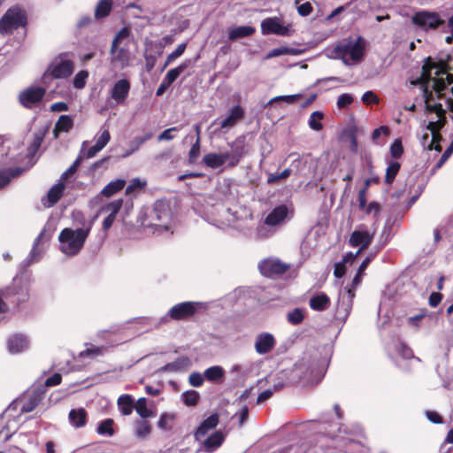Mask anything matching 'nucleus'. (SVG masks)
Instances as JSON below:
<instances>
[{"instance_id": "obj_1", "label": "nucleus", "mask_w": 453, "mask_h": 453, "mask_svg": "<svg viewBox=\"0 0 453 453\" xmlns=\"http://www.w3.org/2000/svg\"><path fill=\"white\" fill-rule=\"evenodd\" d=\"M430 81H433V88L437 94V96L439 98H442L446 96L445 91L448 89V86L451 85L453 82V76L445 71L442 65H439L431 63L428 59V61L423 65L420 78L414 82L415 84H422L424 87L426 108L428 111L435 112L438 117L436 121H430L426 127V129L431 132V140H429V134H425L422 136L421 143L429 150H435L436 151H441V147L440 145V142L441 140V136L439 131L445 122V111L441 104H429L432 93L428 91L427 84Z\"/></svg>"}, {"instance_id": "obj_2", "label": "nucleus", "mask_w": 453, "mask_h": 453, "mask_svg": "<svg viewBox=\"0 0 453 453\" xmlns=\"http://www.w3.org/2000/svg\"><path fill=\"white\" fill-rule=\"evenodd\" d=\"M365 50V42L360 36L353 39L344 38L332 49L326 50L327 58L341 59L346 65H353L363 60Z\"/></svg>"}, {"instance_id": "obj_3", "label": "nucleus", "mask_w": 453, "mask_h": 453, "mask_svg": "<svg viewBox=\"0 0 453 453\" xmlns=\"http://www.w3.org/2000/svg\"><path fill=\"white\" fill-rule=\"evenodd\" d=\"M91 226L81 228H64L58 234L59 250L67 257L78 255L90 233Z\"/></svg>"}, {"instance_id": "obj_4", "label": "nucleus", "mask_w": 453, "mask_h": 453, "mask_svg": "<svg viewBox=\"0 0 453 453\" xmlns=\"http://www.w3.org/2000/svg\"><path fill=\"white\" fill-rule=\"evenodd\" d=\"M293 210L287 204L274 207L259 224L256 229V236L258 239L271 237L286 220L292 217Z\"/></svg>"}, {"instance_id": "obj_5", "label": "nucleus", "mask_w": 453, "mask_h": 453, "mask_svg": "<svg viewBox=\"0 0 453 453\" xmlns=\"http://www.w3.org/2000/svg\"><path fill=\"white\" fill-rule=\"evenodd\" d=\"M28 297L27 284L21 279H13L9 285L0 288V313H5L11 306H18Z\"/></svg>"}, {"instance_id": "obj_6", "label": "nucleus", "mask_w": 453, "mask_h": 453, "mask_svg": "<svg viewBox=\"0 0 453 453\" xmlns=\"http://www.w3.org/2000/svg\"><path fill=\"white\" fill-rule=\"evenodd\" d=\"M127 28H122L111 42L110 54L111 64L119 70H123L130 65L131 53L127 48L121 46L122 41L128 36Z\"/></svg>"}, {"instance_id": "obj_7", "label": "nucleus", "mask_w": 453, "mask_h": 453, "mask_svg": "<svg viewBox=\"0 0 453 453\" xmlns=\"http://www.w3.org/2000/svg\"><path fill=\"white\" fill-rule=\"evenodd\" d=\"M150 225L156 229L168 231L172 228L173 213L166 201L158 200L154 203L150 215Z\"/></svg>"}, {"instance_id": "obj_8", "label": "nucleus", "mask_w": 453, "mask_h": 453, "mask_svg": "<svg viewBox=\"0 0 453 453\" xmlns=\"http://www.w3.org/2000/svg\"><path fill=\"white\" fill-rule=\"evenodd\" d=\"M219 212H220V218L214 219L212 224L219 228L227 226L239 228L242 221L252 219V213L246 208H241L239 211L234 212L229 209L221 208Z\"/></svg>"}, {"instance_id": "obj_9", "label": "nucleus", "mask_w": 453, "mask_h": 453, "mask_svg": "<svg viewBox=\"0 0 453 453\" xmlns=\"http://www.w3.org/2000/svg\"><path fill=\"white\" fill-rule=\"evenodd\" d=\"M411 23L418 29L428 33L444 25L445 20L436 12L422 10L412 15Z\"/></svg>"}, {"instance_id": "obj_10", "label": "nucleus", "mask_w": 453, "mask_h": 453, "mask_svg": "<svg viewBox=\"0 0 453 453\" xmlns=\"http://www.w3.org/2000/svg\"><path fill=\"white\" fill-rule=\"evenodd\" d=\"M26 25V15L19 7L10 8L0 19V34L10 35Z\"/></svg>"}, {"instance_id": "obj_11", "label": "nucleus", "mask_w": 453, "mask_h": 453, "mask_svg": "<svg viewBox=\"0 0 453 453\" xmlns=\"http://www.w3.org/2000/svg\"><path fill=\"white\" fill-rule=\"evenodd\" d=\"M204 308L205 304L201 302H183L173 305L167 315L174 320H180L193 316L198 310Z\"/></svg>"}, {"instance_id": "obj_12", "label": "nucleus", "mask_w": 453, "mask_h": 453, "mask_svg": "<svg viewBox=\"0 0 453 453\" xmlns=\"http://www.w3.org/2000/svg\"><path fill=\"white\" fill-rule=\"evenodd\" d=\"M73 70V61L67 58L65 55H60L51 62L47 69V72L53 78L62 79L70 76Z\"/></svg>"}, {"instance_id": "obj_13", "label": "nucleus", "mask_w": 453, "mask_h": 453, "mask_svg": "<svg viewBox=\"0 0 453 453\" xmlns=\"http://www.w3.org/2000/svg\"><path fill=\"white\" fill-rule=\"evenodd\" d=\"M375 235V230H369L365 225H360L351 234L349 243L352 247H358L359 250L354 255L355 257L359 255L360 252L366 249L373 240Z\"/></svg>"}, {"instance_id": "obj_14", "label": "nucleus", "mask_w": 453, "mask_h": 453, "mask_svg": "<svg viewBox=\"0 0 453 453\" xmlns=\"http://www.w3.org/2000/svg\"><path fill=\"white\" fill-rule=\"evenodd\" d=\"M291 27L282 25L277 17L267 18L261 22V32L263 35H277L288 36L290 35Z\"/></svg>"}, {"instance_id": "obj_15", "label": "nucleus", "mask_w": 453, "mask_h": 453, "mask_svg": "<svg viewBox=\"0 0 453 453\" xmlns=\"http://www.w3.org/2000/svg\"><path fill=\"white\" fill-rule=\"evenodd\" d=\"M288 267V265L282 263L278 258H266L258 264L260 273L266 277L283 273Z\"/></svg>"}, {"instance_id": "obj_16", "label": "nucleus", "mask_w": 453, "mask_h": 453, "mask_svg": "<svg viewBox=\"0 0 453 453\" xmlns=\"http://www.w3.org/2000/svg\"><path fill=\"white\" fill-rule=\"evenodd\" d=\"M45 94V89L41 87H30L23 90L19 99L22 105L27 108H31L35 104L42 100Z\"/></svg>"}, {"instance_id": "obj_17", "label": "nucleus", "mask_w": 453, "mask_h": 453, "mask_svg": "<svg viewBox=\"0 0 453 453\" xmlns=\"http://www.w3.org/2000/svg\"><path fill=\"white\" fill-rule=\"evenodd\" d=\"M131 84L127 79L116 81L110 90V96L117 104H122L128 96Z\"/></svg>"}, {"instance_id": "obj_18", "label": "nucleus", "mask_w": 453, "mask_h": 453, "mask_svg": "<svg viewBox=\"0 0 453 453\" xmlns=\"http://www.w3.org/2000/svg\"><path fill=\"white\" fill-rule=\"evenodd\" d=\"M244 117V110L240 105L232 107L226 113L224 119L219 121L214 120L213 124L219 123L221 129H230L234 127L238 121L242 119Z\"/></svg>"}, {"instance_id": "obj_19", "label": "nucleus", "mask_w": 453, "mask_h": 453, "mask_svg": "<svg viewBox=\"0 0 453 453\" xmlns=\"http://www.w3.org/2000/svg\"><path fill=\"white\" fill-rule=\"evenodd\" d=\"M275 343V338L272 334L261 333L256 337L254 348L257 354L265 355L274 348Z\"/></svg>"}, {"instance_id": "obj_20", "label": "nucleus", "mask_w": 453, "mask_h": 453, "mask_svg": "<svg viewBox=\"0 0 453 453\" xmlns=\"http://www.w3.org/2000/svg\"><path fill=\"white\" fill-rule=\"evenodd\" d=\"M225 439V435L221 431H216L209 436H205L203 438L201 442V448L199 451H203L206 453H211L219 449L223 443Z\"/></svg>"}, {"instance_id": "obj_21", "label": "nucleus", "mask_w": 453, "mask_h": 453, "mask_svg": "<svg viewBox=\"0 0 453 453\" xmlns=\"http://www.w3.org/2000/svg\"><path fill=\"white\" fill-rule=\"evenodd\" d=\"M29 347V341L27 336L21 334H16L10 336L7 340V349L11 354H19L27 350Z\"/></svg>"}, {"instance_id": "obj_22", "label": "nucleus", "mask_w": 453, "mask_h": 453, "mask_svg": "<svg viewBox=\"0 0 453 453\" xmlns=\"http://www.w3.org/2000/svg\"><path fill=\"white\" fill-rule=\"evenodd\" d=\"M219 424V415L217 413L211 415L204 419L198 426L195 433L196 441H202L203 438L207 436L208 433L214 429Z\"/></svg>"}, {"instance_id": "obj_23", "label": "nucleus", "mask_w": 453, "mask_h": 453, "mask_svg": "<svg viewBox=\"0 0 453 453\" xmlns=\"http://www.w3.org/2000/svg\"><path fill=\"white\" fill-rule=\"evenodd\" d=\"M191 366V361L187 357H181L175 359L173 362L168 363L165 365L160 367L158 372H183L189 369Z\"/></svg>"}, {"instance_id": "obj_24", "label": "nucleus", "mask_w": 453, "mask_h": 453, "mask_svg": "<svg viewBox=\"0 0 453 453\" xmlns=\"http://www.w3.org/2000/svg\"><path fill=\"white\" fill-rule=\"evenodd\" d=\"M355 296V293L350 288H345L340 293V299L338 302V310L341 309L344 311V316L347 317L352 307V300Z\"/></svg>"}, {"instance_id": "obj_25", "label": "nucleus", "mask_w": 453, "mask_h": 453, "mask_svg": "<svg viewBox=\"0 0 453 453\" xmlns=\"http://www.w3.org/2000/svg\"><path fill=\"white\" fill-rule=\"evenodd\" d=\"M73 120L69 115H61L55 124L53 134L55 138L58 137L59 133H66L72 129Z\"/></svg>"}, {"instance_id": "obj_26", "label": "nucleus", "mask_w": 453, "mask_h": 453, "mask_svg": "<svg viewBox=\"0 0 453 453\" xmlns=\"http://www.w3.org/2000/svg\"><path fill=\"white\" fill-rule=\"evenodd\" d=\"M219 155L222 157V162L224 164L227 163L228 166L234 167L238 165L240 159L243 157L244 152L242 149L235 148L231 153H219Z\"/></svg>"}, {"instance_id": "obj_27", "label": "nucleus", "mask_w": 453, "mask_h": 453, "mask_svg": "<svg viewBox=\"0 0 453 453\" xmlns=\"http://www.w3.org/2000/svg\"><path fill=\"white\" fill-rule=\"evenodd\" d=\"M329 303L330 299L324 293L312 296L309 301L310 307L314 311H325L329 306Z\"/></svg>"}, {"instance_id": "obj_28", "label": "nucleus", "mask_w": 453, "mask_h": 453, "mask_svg": "<svg viewBox=\"0 0 453 453\" xmlns=\"http://www.w3.org/2000/svg\"><path fill=\"white\" fill-rule=\"evenodd\" d=\"M69 420L73 426L82 427L86 424L87 413L84 409H74L69 412Z\"/></svg>"}, {"instance_id": "obj_29", "label": "nucleus", "mask_w": 453, "mask_h": 453, "mask_svg": "<svg viewBox=\"0 0 453 453\" xmlns=\"http://www.w3.org/2000/svg\"><path fill=\"white\" fill-rule=\"evenodd\" d=\"M126 180L123 179H117L108 183L101 191V195L105 197H111L121 189L124 188Z\"/></svg>"}, {"instance_id": "obj_30", "label": "nucleus", "mask_w": 453, "mask_h": 453, "mask_svg": "<svg viewBox=\"0 0 453 453\" xmlns=\"http://www.w3.org/2000/svg\"><path fill=\"white\" fill-rule=\"evenodd\" d=\"M65 189V185L62 182H58L55 184L47 194V202L44 203V205L50 207L54 205L63 195Z\"/></svg>"}, {"instance_id": "obj_31", "label": "nucleus", "mask_w": 453, "mask_h": 453, "mask_svg": "<svg viewBox=\"0 0 453 453\" xmlns=\"http://www.w3.org/2000/svg\"><path fill=\"white\" fill-rule=\"evenodd\" d=\"M255 33V28L250 26H240L231 27L228 31L229 39L235 40L237 38H243L252 35Z\"/></svg>"}, {"instance_id": "obj_32", "label": "nucleus", "mask_w": 453, "mask_h": 453, "mask_svg": "<svg viewBox=\"0 0 453 453\" xmlns=\"http://www.w3.org/2000/svg\"><path fill=\"white\" fill-rule=\"evenodd\" d=\"M204 378L208 381L217 382L224 378L225 371L219 365H213L204 371Z\"/></svg>"}, {"instance_id": "obj_33", "label": "nucleus", "mask_w": 453, "mask_h": 453, "mask_svg": "<svg viewBox=\"0 0 453 453\" xmlns=\"http://www.w3.org/2000/svg\"><path fill=\"white\" fill-rule=\"evenodd\" d=\"M118 406L123 415H130L133 411L134 402L130 395H121L118 399Z\"/></svg>"}, {"instance_id": "obj_34", "label": "nucleus", "mask_w": 453, "mask_h": 453, "mask_svg": "<svg viewBox=\"0 0 453 453\" xmlns=\"http://www.w3.org/2000/svg\"><path fill=\"white\" fill-rule=\"evenodd\" d=\"M21 173H22V170L20 168L1 170L0 171V188L8 185L9 182L11 181L12 178L20 175Z\"/></svg>"}, {"instance_id": "obj_35", "label": "nucleus", "mask_w": 453, "mask_h": 453, "mask_svg": "<svg viewBox=\"0 0 453 453\" xmlns=\"http://www.w3.org/2000/svg\"><path fill=\"white\" fill-rule=\"evenodd\" d=\"M203 161L206 166L211 169H217L224 165L219 153H208L203 157Z\"/></svg>"}, {"instance_id": "obj_36", "label": "nucleus", "mask_w": 453, "mask_h": 453, "mask_svg": "<svg viewBox=\"0 0 453 453\" xmlns=\"http://www.w3.org/2000/svg\"><path fill=\"white\" fill-rule=\"evenodd\" d=\"M112 3L111 0H100L95 10V17L102 19L106 17L111 10Z\"/></svg>"}, {"instance_id": "obj_37", "label": "nucleus", "mask_w": 453, "mask_h": 453, "mask_svg": "<svg viewBox=\"0 0 453 453\" xmlns=\"http://www.w3.org/2000/svg\"><path fill=\"white\" fill-rule=\"evenodd\" d=\"M188 66V61L185 62L179 66L170 69L165 78V81H166L167 85L172 84L181 73L185 71V69Z\"/></svg>"}, {"instance_id": "obj_38", "label": "nucleus", "mask_w": 453, "mask_h": 453, "mask_svg": "<svg viewBox=\"0 0 453 453\" xmlns=\"http://www.w3.org/2000/svg\"><path fill=\"white\" fill-rule=\"evenodd\" d=\"M324 114L321 111H313L309 118V127L311 129L319 131L323 128L322 119Z\"/></svg>"}, {"instance_id": "obj_39", "label": "nucleus", "mask_w": 453, "mask_h": 453, "mask_svg": "<svg viewBox=\"0 0 453 453\" xmlns=\"http://www.w3.org/2000/svg\"><path fill=\"white\" fill-rule=\"evenodd\" d=\"M151 428L148 421L139 420L135 423V435L144 439L150 434Z\"/></svg>"}, {"instance_id": "obj_40", "label": "nucleus", "mask_w": 453, "mask_h": 453, "mask_svg": "<svg viewBox=\"0 0 453 453\" xmlns=\"http://www.w3.org/2000/svg\"><path fill=\"white\" fill-rule=\"evenodd\" d=\"M147 184L145 180L140 178H134L126 188L127 195H133L142 190Z\"/></svg>"}, {"instance_id": "obj_41", "label": "nucleus", "mask_w": 453, "mask_h": 453, "mask_svg": "<svg viewBox=\"0 0 453 453\" xmlns=\"http://www.w3.org/2000/svg\"><path fill=\"white\" fill-rule=\"evenodd\" d=\"M112 426L113 420L107 418L99 423L96 431L100 435L112 436L114 434Z\"/></svg>"}, {"instance_id": "obj_42", "label": "nucleus", "mask_w": 453, "mask_h": 453, "mask_svg": "<svg viewBox=\"0 0 453 453\" xmlns=\"http://www.w3.org/2000/svg\"><path fill=\"white\" fill-rule=\"evenodd\" d=\"M175 415L172 413H164L160 416L157 426L160 429L169 431L172 429Z\"/></svg>"}, {"instance_id": "obj_43", "label": "nucleus", "mask_w": 453, "mask_h": 453, "mask_svg": "<svg viewBox=\"0 0 453 453\" xmlns=\"http://www.w3.org/2000/svg\"><path fill=\"white\" fill-rule=\"evenodd\" d=\"M400 170V164L398 162H391L389 163L387 171H386V176H385V181L388 184H391L396 174L398 173Z\"/></svg>"}, {"instance_id": "obj_44", "label": "nucleus", "mask_w": 453, "mask_h": 453, "mask_svg": "<svg viewBox=\"0 0 453 453\" xmlns=\"http://www.w3.org/2000/svg\"><path fill=\"white\" fill-rule=\"evenodd\" d=\"M135 411L143 418H149L152 415V411L147 408L146 399L143 397L137 400L135 404Z\"/></svg>"}, {"instance_id": "obj_45", "label": "nucleus", "mask_w": 453, "mask_h": 453, "mask_svg": "<svg viewBox=\"0 0 453 453\" xmlns=\"http://www.w3.org/2000/svg\"><path fill=\"white\" fill-rule=\"evenodd\" d=\"M123 205V200L118 199L111 202L104 207L101 209L102 211L109 212V214H111V216H116L119 211H120L121 207Z\"/></svg>"}, {"instance_id": "obj_46", "label": "nucleus", "mask_w": 453, "mask_h": 453, "mask_svg": "<svg viewBox=\"0 0 453 453\" xmlns=\"http://www.w3.org/2000/svg\"><path fill=\"white\" fill-rule=\"evenodd\" d=\"M303 96L302 94H294V95H288V96H277L273 97L269 102L268 104H271L274 102L278 101H283L288 104H293L296 103L301 97Z\"/></svg>"}, {"instance_id": "obj_47", "label": "nucleus", "mask_w": 453, "mask_h": 453, "mask_svg": "<svg viewBox=\"0 0 453 453\" xmlns=\"http://www.w3.org/2000/svg\"><path fill=\"white\" fill-rule=\"evenodd\" d=\"M199 394L196 391L189 390L182 394V400L188 406H194L197 403Z\"/></svg>"}, {"instance_id": "obj_48", "label": "nucleus", "mask_w": 453, "mask_h": 453, "mask_svg": "<svg viewBox=\"0 0 453 453\" xmlns=\"http://www.w3.org/2000/svg\"><path fill=\"white\" fill-rule=\"evenodd\" d=\"M88 77V71L82 70L78 72L73 78V86L78 89H81L86 85V81Z\"/></svg>"}, {"instance_id": "obj_49", "label": "nucleus", "mask_w": 453, "mask_h": 453, "mask_svg": "<svg viewBox=\"0 0 453 453\" xmlns=\"http://www.w3.org/2000/svg\"><path fill=\"white\" fill-rule=\"evenodd\" d=\"M290 173H291V170L288 169V168L283 170L280 173H270L269 176H268L267 182L269 184L278 183L281 180H285L288 177H289Z\"/></svg>"}, {"instance_id": "obj_50", "label": "nucleus", "mask_w": 453, "mask_h": 453, "mask_svg": "<svg viewBox=\"0 0 453 453\" xmlns=\"http://www.w3.org/2000/svg\"><path fill=\"white\" fill-rule=\"evenodd\" d=\"M283 386H284V384H282V383L275 384L273 386V389L269 388V389L263 391L262 393H260L258 395L257 403H262L265 402L272 396V395L273 394L274 391L280 390V388H283Z\"/></svg>"}, {"instance_id": "obj_51", "label": "nucleus", "mask_w": 453, "mask_h": 453, "mask_svg": "<svg viewBox=\"0 0 453 453\" xmlns=\"http://www.w3.org/2000/svg\"><path fill=\"white\" fill-rule=\"evenodd\" d=\"M287 317L289 323L292 325H298L303 321L304 316L303 311L299 308H296L288 312Z\"/></svg>"}, {"instance_id": "obj_52", "label": "nucleus", "mask_w": 453, "mask_h": 453, "mask_svg": "<svg viewBox=\"0 0 453 453\" xmlns=\"http://www.w3.org/2000/svg\"><path fill=\"white\" fill-rule=\"evenodd\" d=\"M104 349L94 345H88L87 349L80 353L81 357H94L103 354Z\"/></svg>"}, {"instance_id": "obj_53", "label": "nucleus", "mask_w": 453, "mask_h": 453, "mask_svg": "<svg viewBox=\"0 0 453 453\" xmlns=\"http://www.w3.org/2000/svg\"><path fill=\"white\" fill-rule=\"evenodd\" d=\"M42 141H43V134L37 133L35 134L34 140L28 148V153L30 156H33L36 153L38 149L41 147Z\"/></svg>"}, {"instance_id": "obj_54", "label": "nucleus", "mask_w": 453, "mask_h": 453, "mask_svg": "<svg viewBox=\"0 0 453 453\" xmlns=\"http://www.w3.org/2000/svg\"><path fill=\"white\" fill-rule=\"evenodd\" d=\"M186 47H187V44L186 43H180L176 49L174 51H173L171 54H169L166 58V61H165V65H168L169 64H171L173 61H174L176 58H178L179 57H180L185 50H186Z\"/></svg>"}, {"instance_id": "obj_55", "label": "nucleus", "mask_w": 453, "mask_h": 453, "mask_svg": "<svg viewBox=\"0 0 453 453\" xmlns=\"http://www.w3.org/2000/svg\"><path fill=\"white\" fill-rule=\"evenodd\" d=\"M204 379V375L203 376L200 372H194L189 374L188 382L191 386L198 388L203 384Z\"/></svg>"}, {"instance_id": "obj_56", "label": "nucleus", "mask_w": 453, "mask_h": 453, "mask_svg": "<svg viewBox=\"0 0 453 453\" xmlns=\"http://www.w3.org/2000/svg\"><path fill=\"white\" fill-rule=\"evenodd\" d=\"M43 234H44V231H42L40 233V234L35 240L33 249L30 252V256L33 257V259L38 260L39 257H41L42 250L38 249V245H39Z\"/></svg>"}, {"instance_id": "obj_57", "label": "nucleus", "mask_w": 453, "mask_h": 453, "mask_svg": "<svg viewBox=\"0 0 453 453\" xmlns=\"http://www.w3.org/2000/svg\"><path fill=\"white\" fill-rule=\"evenodd\" d=\"M151 137H152L151 133H148V134H144L143 136L135 137L130 143V145L133 146V151L137 150L142 143H144L145 142L150 140Z\"/></svg>"}, {"instance_id": "obj_58", "label": "nucleus", "mask_w": 453, "mask_h": 453, "mask_svg": "<svg viewBox=\"0 0 453 453\" xmlns=\"http://www.w3.org/2000/svg\"><path fill=\"white\" fill-rule=\"evenodd\" d=\"M180 130L179 127H173L168 129H165L158 135V141H171L174 138L173 133L178 132Z\"/></svg>"}, {"instance_id": "obj_59", "label": "nucleus", "mask_w": 453, "mask_h": 453, "mask_svg": "<svg viewBox=\"0 0 453 453\" xmlns=\"http://www.w3.org/2000/svg\"><path fill=\"white\" fill-rule=\"evenodd\" d=\"M81 160H82V157L79 156L75 159V161L70 165V167L65 172H64V173L61 176V179H65L68 176L73 174L77 171L78 167L80 166Z\"/></svg>"}, {"instance_id": "obj_60", "label": "nucleus", "mask_w": 453, "mask_h": 453, "mask_svg": "<svg viewBox=\"0 0 453 453\" xmlns=\"http://www.w3.org/2000/svg\"><path fill=\"white\" fill-rule=\"evenodd\" d=\"M111 139V135L108 130H104L100 136L97 138L96 144L99 149L103 150Z\"/></svg>"}, {"instance_id": "obj_61", "label": "nucleus", "mask_w": 453, "mask_h": 453, "mask_svg": "<svg viewBox=\"0 0 453 453\" xmlns=\"http://www.w3.org/2000/svg\"><path fill=\"white\" fill-rule=\"evenodd\" d=\"M403 146L400 140L396 139L390 146V153L394 157H399L403 154Z\"/></svg>"}, {"instance_id": "obj_62", "label": "nucleus", "mask_w": 453, "mask_h": 453, "mask_svg": "<svg viewBox=\"0 0 453 453\" xmlns=\"http://www.w3.org/2000/svg\"><path fill=\"white\" fill-rule=\"evenodd\" d=\"M353 102V97L349 94H342L337 100L339 108H344Z\"/></svg>"}, {"instance_id": "obj_63", "label": "nucleus", "mask_w": 453, "mask_h": 453, "mask_svg": "<svg viewBox=\"0 0 453 453\" xmlns=\"http://www.w3.org/2000/svg\"><path fill=\"white\" fill-rule=\"evenodd\" d=\"M453 152V146L450 145L445 151L444 153L441 155V158L439 159V161L436 163L435 166H434V170H437L439 168H441L443 164L448 160V158L450 157V155L452 154Z\"/></svg>"}, {"instance_id": "obj_64", "label": "nucleus", "mask_w": 453, "mask_h": 453, "mask_svg": "<svg viewBox=\"0 0 453 453\" xmlns=\"http://www.w3.org/2000/svg\"><path fill=\"white\" fill-rule=\"evenodd\" d=\"M362 101L364 104H369L372 102L378 103L379 99L372 91H366L362 96Z\"/></svg>"}]
</instances>
